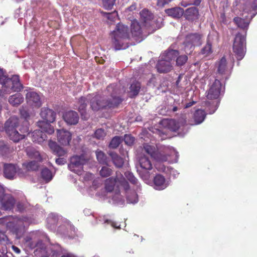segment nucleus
Wrapping results in <instances>:
<instances>
[{"mask_svg": "<svg viewBox=\"0 0 257 257\" xmlns=\"http://www.w3.org/2000/svg\"><path fill=\"white\" fill-rule=\"evenodd\" d=\"M106 90L110 93V97L106 99L104 96L100 95L89 94L85 97H81L78 101L79 105L78 111L80 112L82 116L86 114V108L88 100H90V106L92 110L97 111L101 109L105 108L115 107L122 102V99L115 95L116 90L114 88L112 84L107 86Z\"/></svg>", "mask_w": 257, "mask_h": 257, "instance_id": "f257e3e1", "label": "nucleus"}, {"mask_svg": "<svg viewBox=\"0 0 257 257\" xmlns=\"http://www.w3.org/2000/svg\"><path fill=\"white\" fill-rule=\"evenodd\" d=\"M0 84L2 85V87L0 88V97H4L5 95L10 94L12 91H20L23 89V85L20 82L18 75H15L11 78H9L4 74L3 71L1 69H0Z\"/></svg>", "mask_w": 257, "mask_h": 257, "instance_id": "f03ea898", "label": "nucleus"}, {"mask_svg": "<svg viewBox=\"0 0 257 257\" xmlns=\"http://www.w3.org/2000/svg\"><path fill=\"white\" fill-rule=\"evenodd\" d=\"M110 36L111 44L115 50L124 49L126 47V41L130 39L128 28L127 26L118 23Z\"/></svg>", "mask_w": 257, "mask_h": 257, "instance_id": "7ed1b4c3", "label": "nucleus"}, {"mask_svg": "<svg viewBox=\"0 0 257 257\" xmlns=\"http://www.w3.org/2000/svg\"><path fill=\"white\" fill-rule=\"evenodd\" d=\"M0 224L6 225L7 228L20 239L24 234L26 228L23 220L17 216H6L0 218Z\"/></svg>", "mask_w": 257, "mask_h": 257, "instance_id": "20e7f679", "label": "nucleus"}, {"mask_svg": "<svg viewBox=\"0 0 257 257\" xmlns=\"http://www.w3.org/2000/svg\"><path fill=\"white\" fill-rule=\"evenodd\" d=\"M19 118L15 116H11L5 123V129L6 133L9 136L10 140L15 143L19 142L23 140L26 136V133H28L29 128L25 127L23 131L20 130L21 133L16 130L19 125Z\"/></svg>", "mask_w": 257, "mask_h": 257, "instance_id": "39448f33", "label": "nucleus"}, {"mask_svg": "<svg viewBox=\"0 0 257 257\" xmlns=\"http://www.w3.org/2000/svg\"><path fill=\"white\" fill-rule=\"evenodd\" d=\"M233 52L237 60H241L246 53L245 36L237 33L234 38L233 44Z\"/></svg>", "mask_w": 257, "mask_h": 257, "instance_id": "423d86ee", "label": "nucleus"}, {"mask_svg": "<svg viewBox=\"0 0 257 257\" xmlns=\"http://www.w3.org/2000/svg\"><path fill=\"white\" fill-rule=\"evenodd\" d=\"M186 53L191 54L195 47L202 44L201 35L198 33H191L186 36L184 42Z\"/></svg>", "mask_w": 257, "mask_h": 257, "instance_id": "0eeeda50", "label": "nucleus"}, {"mask_svg": "<svg viewBox=\"0 0 257 257\" xmlns=\"http://www.w3.org/2000/svg\"><path fill=\"white\" fill-rule=\"evenodd\" d=\"M85 160L83 156H74L70 158V163L68 164L69 170L78 175H81L83 172V166Z\"/></svg>", "mask_w": 257, "mask_h": 257, "instance_id": "6e6552de", "label": "nucleus"}, {"mask_svg": "<svg viewBox=\"0 0 257 257\" xmlns=\"http://www.w3.org/2000/svg\"><path fill=\"white\" fill-rule=\"evenodd\" d=\"M221 83L218 79H215L208 90L206 97L208 99H216L220 94Z\"/></svg>", "mask_w": 257, "mask_h": 257, "instance_id": "1a4fd4ad", "label": "nucleus"}, {"mask_svg": "<svg viewBox=\"0 0 257 257\" xmlns=\"http://www.w3.org/2000/svg\"><path fill=\"white\" fill-rule=\"evenodd\" d=\"M234 5L247 13L257 10V0H254L251 3L248 0H235Z\"/></svg>", "mask_w": 257, "mask_h": 257, "instance_id": "9d476101", "label": "nucleus"}, {"mask_svg": "<svg viewBox=\"0 0 257 257\" xmlns=\"http://www.w3.org/2000/svg\"><path fill=\"white\" fill-rule=\"evenodd\" d=\"M57 137L58 142L62 146H69L72 139L71 133L65 130H57Z\"/></svg>", "mask_w": 257, "mask_h": 257, "instance_id": "9b49d317", "label": "nucleus"}, {"mask_svg": "<svg viewBox=\"0 0 257 257\" xmlns=\"http://www.w3.org/2000/svg\"><path fill=\"white\" fill-rule=\"evenodd\" d=\"M145 29L143 28L137 21H134L132 23L131 31L132 37L139 42L143 39V31Z\"/></svg>", "mask_w": 257, "mask_h": 257, "instance_id": "f8f14e48", "label": "nucleus"}, {"mask_svg": "<svg viewBox=\"0 0 257 257\" xmlns=\"http://www.w3.org/2000/svg\"><path fill=\"white\" fill-rule=\"evenodd\" d=\"M16 204V200L11 194H7L0 200V205L4 210H11Z\"/></svg>", "mask_w": 257, "mask_h": 257, "instance_id": "ddd939ff", "label": "nucleus"}, {"mask_svg": "<svg viewBox=\"0 0 257 257\" xmlns=\"http://www.w3.org/2000/svg\"><path fill=\"white\" fill-rule=\"evenodd\" d=\"M171 150L168 147L163 146L158 149L154 156V159L157 161L166 162L170 156Z\"/></svg>", "mask_w": 257, "mask_h": 257, "instance_id": "4468645a", "label": "nucleus"}, {"mask_svg": "<svg viewBox=\"0 0 257 257\" xmlns=\"http://www.w3.org/2000/svg\"><path fill=\"white\" fill-rule=\"evenodd\" d=\"M40 115L45 122H53L55 121L56 113L48 107L42 108Z\"/></svg>", "mask_w": 257, "mask_h": 257, "instance_id": "2eb2a0df", "label": "nucleus"}, {"mask_svg": "<svg viewBox=\"0 0 257 257\" xmlns=\"http://www.w3.org/2000/svg\"><path fill=\"white\" fill-rule=\"evenodd\" d=\"M4 177L9 180H13L17 173L16 165L11 163H5L3 167Z\"/></svg>", "mask_w": 257, "mask_h": 257, "instance_id": "dca6fc26", "label": "nucleus"}, {"mask_svg": "<svg viewBox=\"0 0 257 257\" xmlns=\"http://www.w3.org/2000/svg\"><path fill=\"white\" fill-rule=\"evenodd\" d=\"M63 117L65 121L70 125L76 124L78 122L79 119L77 112L73 110L66 112L64 114Z\"/></svg>", "mask_w": 257, "mask_h": 257, "instance_id": "f3484780", "label": "nucleus"}, {"mask_svg": "<svg viewBox=\"0 0 257 257\" xmlns=\"http://www.w3.org/2000/svg\"><path fill=\"white\" fill-rule=\"evenodd\" d=\"M153 183L156 190H164L168 186L165 178L161 174H157L154 177Z\"/></svg>", "mask_w": 257, "mask_h": 257, "instance_id": "a211bd4d", "label": "nucleus"}, {"mask_svg": "<svg viewBox=\"0 0 257 257\" xmlns=\"http://www.w3.org/2000/svg\"><path fill=\"white\" fill-rule=\"evenodd\" d=\"M27 102L32 105L40 107L42 105V102L39 95L35 92H29L26 94Z\"/></svg>", "mask_w": 257, "mask_h": 257, "instance_id": "6ab92c4d", "label": "nucleus"}, {"mask_svg": "<svg viewBox=\"0 0 257 257\" xmlns=\"http://www.w3.org/2000/svg\"><path fill=\"white\" fill-rule=\"evenodd\" d=\"M199 10L195 7L189 8L184 11L183 16L185 18L190 21H193L198 19Z\"/></svg>", "mask_w": 257, "mask_h": 257, "instance_id": "aec40b11", "label": "nucleus"}, {"mask_svg": "<svg viewBox=\"0 0 257 257\" xmlns=\"http://www.w3.org/2000/svg\"><path fill=\"white\" fill-rule=\"evenodd\" d=\"M156 68L160 73H167L172 69V66L170 61L166 60H160L158 62Z\"/></svg>", "mask_w": 257, "mask_h": 257, "instance_id": "412c9836", "label": "nucleus"}, {"mask_svg": "<svg viewBox=\"0 0 257 257\" xmlns=\"http://www.w3.org/2000/svg\"><path fill=\"white\" fill-rule=\"evenodd\" d=\"M48 146L53 153L59 157L64 156L67 153L66 150L61 147L54 141H49Z\"/></svg>", "mask_w": 257, "mask_h": 257, "instance_id": "4be33fe9", "label": "nucleus"}, {"mask_svg": "<svg viewBox=\"0 0 257 257\" xmlns=\"http://www.w3.org/2000/svg\"><path fill=\"white\" fill-rule=\"evenodd\" d=\"M216 66L217 73L221 75L226 74L228 71L226 59L224 56L216 63Z\"/></svg>", "mask_w": 257, "mask_h": 257, "instance_id": "5701e85b", "label": "nucleus"}, {"mask_svg": "<svg viewBox=\"0 0 257 257\" xmlns=\"http://www.w3.org/2000/svg\"><path fill=\"white\" fill-rule=\"evenodd\" d=\"M141 20L144 23L145 27L149 26L151 21L153 20L154 15L148 10L144 9L140 12Z\"/></svg>", "mask_w": 257, "mask_h": 257, "instance_id": "b1692460", "label": "nucleus"}, {"mask_svg": "<svg viewBox=\"0 0 257 257\" xmlns=\"http://www.w3.org/2000/svg\"><path fill=\"white\" fill-rule=\"evenodd\" d=\"M46 139V135L41 130H35L32 133V141L34 142L40 144L43 142Z\"/></svg>", "mask_w": 257, "mask_h": 257, "instance_id": "393cba45", "label": "nucleus"}, {"mask_svg": "<svg viewBox=\"0 0 257 257\" xmlns=\"http://www.w3.org/2000/svg\"><path fill=\"white\" fill-rule=\"evenodd\" d=\"M206 113L204 110L197 109L194 113L193 118L194 123L193 124H199L202 123L205 119Z\"/></svg>", "mask_w": 257, "mask_h": 257, "instance_id": "a878e982", "label": "nucleus"}, {"mask_svg": "<svg viewBox=\"0 0 257 257\" xmlns=\"http://www.w3.org/2000/svg\"><path fill=\"white\" fill-rule=\"evenodd\" d=\"M141 88V84L139 82L137 81H133L129 87L130 97L134 98L137 96L139 93Z\"/></svg>", "mask_w": 257, "mask_h": 257, "instance_id": "bb28decb", "label": "nucleus"}, {"mask_svg": "<svg viewBox=\"0 0 257 257\" xmlns=\"http://www.w3.org/2000/svg\"><path fill=\"white\" fill-rule=\"evenodd\" d=\"M111 157V160L114 165L116 168H121L124 164V160L122 158L120 157L116 153L114 152H110L108 153Z\"/></svg>", "mask_w": 257, "mask_h": 257, "instance_id": "cd10ccee", "label": "nucleus"}, {"mask_svg": "<svg viewBox=\"0 0 257 257\" xmlns=\"http://www.w3.org/2000/svg\"><path fill=\"white\" fill-rule=\"evenodd\" d=\"M165 12L169 16L172 18H180L183 15L184 10L182 8L176 7L166 9Z\"/></svg>", "mask_w": 257, "mask_h": 257, "instance_id": "c85d7f7f", "label": "nucleus"}, {"mask_svg": "<svg viewBox=\"0 0 257 257\" xmlns=\"http://www.w3.org/2000/svg\"><path fill=\"white\" fill-rule=\"evenodd\" d=\"M51 122H47L44 121H38L37 125L44 133L51 135L54 132L53 126L50 124Z\"/></svg>", "mask_w": 257, "mask_h": 257, "instance_id": "c756f323", "label": "nucleus"}, {"mask_svg": "<svg viewBox=\"0 0 257 257\" xmlns=\"http://www.w3.org/2000/svg\"><path fill=\"white\" fill-rule=\"evenodd\" d=\"M51 122H47L44 121H38L37 125L44 133L51 135L54 132L53 126L50 124Z\"/></svg>", "mask_w": 257, "mask_h": 257, "instance_id": "7c9ffc66", "label": "nucleus"}, {"mask_svg": "<svg viewBox=\"0 0 257 257\" xmlns=\"http://www.w3.org/2000/svg\"><path fill=\"white\" fill-rule=\"evenodd\" d=\"M24 101V97L20 93H16L10 96L9 103L14 106H18Z\"/></svg>", "mask_w": 257, "mask_h": 257, "instance_id": "2f4dec72", "label": "nucleus"}, {"mask_svg": "<svg viewBox=\"0 0 257 257\" xmlns=\"http://www.w3.org/2000/svg\"><path fill=\"white\" fill-rule=\"evenodd\" d=\"M118 183L117 176L116 178L110 177L105 181V188L109 192H112L114 188L115 185Z\"/></svg>", "mask_w": 257, "mask_h": 257, "instance_id": "473e14b6", "label": "nucleus"}, {"mask_svg": "<svg viewBox=\"0 0 257 257\" xmlns=\"http://www.w3.org/2000/svg\"><path fill=\"white\" fill-rule=\"evenodd\" d=\"M23 167L28 172L35 171L38 170L39 164L37 161H32L23 163Z\"/></svg>", "mask_w": 257, "mask_h": 257, "instance_id": "72a5a7b5", "label": "nucleus"}, {"mask_svg": "<svg viewBox=\"0 0 257 257\" xmlns=\"http://www.w3.org/2000/svg\"><path fill=\"white\" fill-rule=\"evenodd\" d=\"M140 165L143 169L150 170L152 169V164L148 157L143 156L139 159Z\"/></svg>", "mask_w": 257, "mask_h": 257, "instance_id": "f704fd0d", "label": "nucleus"}, {"mask_svg": "<svg viewBox=\"0 0 257 257\" xmlns=\"http://www.w3.org/2000/svg\"><path fill=\"white\" fill-rule=\"evenodd\" d=\"M97 160L99 164L108 165V159L105 154L100 150H97L95 152Z\"/></svg>", "mask_w": 257, "mask_h": 257, "instance_id": "c9c22d12", "label": "nucleus"}, {"mask_svg": "<svg viewBox=\"0 0 257 257\" xmlns=\"http://www.w3.org/2000/svg\"><path fill=\"white\" fill-rule=\"evenodd\" d=\"M149 26H153V29L152 31H155L157 29L160 28L162 26H163V19L161 17H153V20L151 21V23L149 25Z\"/></svg>", "mask_w": 257, "mask_h": 257, "instance_id": "e433bc0d", "label": "nucleus"}, {"mask_svg": "<svg viewBox=\"0 0 257 257\" xmlns=\"http://www.w3.org/2000/svg\"><path fill=\"white\" fill-rule=\"evenodd\" d=\"M233 22L238 27L242 29H247L249 24V21H246L239 17H234L233 18Z\"/></svg>", "mask_w": 257, "mask_h": 257, "instance_id": "4c0bfd02", "label": "nucleus"}, {"mask_svg": "<svg viewBox=\"0 0 257 257\" xmlns=\"http://www.w3.org/2000/svg\"><path fill=\"white\" fill-rule=\"evenodd\" d=\"M14 149L13 148H11L7 145L0 142V154L3 156H7L8 155L12 153Z\"/></svg>", "mask_w": 257, "mask_h": 257, "instance_id": "58836bf2", "label": "nucleus"}, {"mask_svg": "<svg viewBox=\"0 0 257 257\" xmlns=\"http://www.w3.org/2000/svg\"><path fill=\"white\" fill-rule=\"evenodd\" d=\"M122 141L123 139L121 137L115 136L110 141L108 147L111 149H116Z\"/></svg>", "mask_w": 257, "mask_h": 257, "instance_id": "ea45409f", "label": "nucleus"}, {"mask_svg": "<svg viewBox=\"0 0 257 257\" xmlns=\"http://www.w3.org/2000/svg\"><path fill=\"white\" fill-rule=\"evenodd\" d=\"M41 175L42 179L46 182L50 181L52 178V174L51 171L48 168H44L42 170Z\"/></svg>", "mask_w": 257, "mask_h": 257, "instance_id": "a19ab883", "label": "nucleus"}, {"mask_svg": "<svg viewBox=\"0 0 257 257\" xmlns=\"http://www.w3.org/2000/svg\"><path fill=\"white\" fill-rule=\"evenodd\" d=\"M179 54V53L178 50L168 49L165 53V60L170 61L171 60L174 59L176 57H177Z\"/></svg>", "mask_w": 257, "mask_h": 257, "instance_id": "79ce46f5", "label": "nucleus"}, {"mask_svg": "<svg viewBox=\"0 0 257 257\" xmlns=\"http://www.w3.org/2000/svg\"><path fill=\"white\" fill-rule=\"evenodd\" d=\"M212 53V45L209 41H207L206 44L203 47L200 51V54L204 57H207Z\"/></svg>", "mask_w": 257, "mask_h": 257, "instance_id": "37998d69", "label": "nucleus"}, {"mask_svg": "<svg viewBox=\"0 0 257 257\" xmlns=\"http://www.w3.org/2000/svg\"><path fill=\"white\" fill-rule=\"evenodd\" d=\"M9 243L11 242L6 234V232L0 229V244L6 245Z\"/></svg>", "mask_w": 257, "mask_h": 257, "instance_id": "c03bdc74", "label": "nucleus"}, {"mask_svg": "<svg viewBox=\"0 0 257 257\" xmlns=\"http://www.w3.org/2000/svg\"><path fill=\"white\" fill-rule=\"evenodd\" d=\"M144 150L146 153L150 155L154 159V156L155 155L157 151L155 147L148 144H145L144 145Z\"/></svg>", "mask_w": 257, "mask_h": 257, "instance_id": "a18cd8bd", "label": "nucleus"}, {"mask_svg": "<svg viewBox=\"0 0 257 257\" xmlns=\"http://www.w3.org/2000/svg\"><path fill=\"white\" fill-rule=\"evenodd\" d=\"M112 173L111 169L106 167H102L99 171L100 175L102 177H107L110 176Z\"/></svg>", "mask_w": 257, "mask_h": 257, "instance_id": "49530a36", "label": "nucleus"}, {"mask_svg": "<svg viewBox=\"0 0 257 257\" xmlns=\"http://www.w3.org/2000/svg\"><path fill=\"white\" fill-rule=\"evenodd\" d=\"M125 145L132 146L135 141V138L130 134H125L122 138Z\"/></svg>", "mask_w": 257, "mask_h": 257, "instance_id": "de8ad7c7", "label": "nucleus"}, {"mask_svg": "<svg viewBox=\"0 0 257 257\" xmlns=\"http://www.w3.org/2000/svg\"><path fill=\"white\" fill-rule=\"evenodd\" d=\"M106 132L102 128L96 130L94 134V137L98 140H103L106 136Z\"/></svg>", "mask_w": 257, "mask_h": 257, "instance_id": "09e8293b", "label": "nucleus"}, {"mask_svg": "<svg viewBox=\"0 0 257 257\" xmlns=\"http://www.w3.org/2000/svg\"><path fill=\"white\" fill-rule=\"evenodd\" d=\"M117 180L119 185L121 186L126 191L130 189V185L126 181L122 175H120L119 178L117 177Z\"/></svg>", "mask_w": 257, "mask_h": 257, "instance_id": "8fccbe9b", "label": "nucleus"}, {"mask_svg": "<svg viewBox=\"0 0 257 257\" xmlns=\"http://www.w3.org/2000/svg\"><path fill=\"white\" fill-rule=\"evenodd\" d=\"M125 177L127 178V179L132 184L134 185H137L138 184V180L134 176L132 172H126L124 173Z\"/></svg>", "mask_w": 257, "mask_h": 257, "instance_id": "3c124183", "label": "nucleus"}, {"mask_svg": "<svg viewBox=\"0 0 257 257\" xmlns=\"http://www.w3.org/2000/svg\"><path fill=\"white\" fill-rule=\"evenodd\" d=\"M188 60V57L186 55L179 56L177 58L176 64L178 66L184 65Z\"/></svg>", "mask_w": 257, "mask_h": 257, "instance_id": "603ef678", "label": "nucleus"}, {"mask_svg": "<svg viewBox=\"0 0 257 257\" xmlns=\"http://www.w3.org/2000/svg\"><path fill=\"white\" fill-rule=\"evenodd\" d=\"M168 124L169 128L173 132H176L179 129V125L174 119H171L168 121Z\"/></svg>", "mask_w": 257, "mask_h": 257, "instance_id": "864d4df0", "label": "nucleus"}, {"mask_svg": "<svg viewBox=\"0 0 257 257\" xmlns=\"http://www.w3.org/2000/svg\"><path fill=\"white\" fill-rule=\"evenodd\" d=\"M115 0H102L103 5L106 9H111L115 3Z\"/></svg>", "mask_w": 257, "mask_h": 257, "instance_id": "5fc2aeb1", "label": "nucleus"}, {"mask_svg": "<svg viewBox=\"0 0 257 257\" xmlns=\"http://www.w3.org/2000/svg\"><path fill=\"white\" fill-rule=\"evenodd\" d=\"M17 211L20 212L24 211L27 207L26 204L22 201H18L16 203Z\"/></svg>", "mask_w": 257, "mask_h": 257, "instance_id": "6e6d98bb", "label": "nucleus"}, {"mask_svg": "<svg viewBox=\"0 0 257 257\" xmlns=\"http://www.w3.org/2000/svg\"><path fill=\"white\" fill-rule=\"evenodd\" d=\"M105 223H107L108 224H110L112 227L116 229H119L120 228V225L117 224V223L109 219H106L104 221Z\"/></svg>", "mask_w": 257, "mask_h": 257, "instance_id": "4d7b16f0", "label": "nucleus"}, {"mask_svg": "<svg viewBox=\"0 0 257 257\" xmlns=\"http://www.w3.org/2000/svg\"><path fill=\"white\" fill-rule=\"evenodd\" d=\"M28 172V171L24 170L23 167L21 169H17V173L20 177H24L26 176Z\"/></svg>", "mask_w": 257, "mask_h": 257, "instance_id": "13d9d810", "label": "nucleus"}, {"mask_svg": "<svg viewBox=\"0 0 257 257\" xmlns=\"http://www.w3.org/2000/svg\"><path fill=\"white\" fill-rule=\"evenodd\" d=\"M20 114L22 117L27 119L30 116L29 112L24 109H22L20 110Z\"/></svg>", "mask_w": 257, "mask_h": 257, "instance_id": "bf43d9fd", "label": "nucleus"}, {"mask_svg": "<svg viewBox=\"0 0 257 257\" xmlns=\"http://www.w3.org/2000/svg\"><path fill=\"white\" fill-rule=\"evenodd\" d=\"M107 17L108 19L113 21V19H114L115 17L117 16V13L116 11H114L111 13H107Z\"/></svg>", "mask_w": 257, "mask_h": 257, "instance_id": "052dcab7", "label": "nucleus"}, {"mask_svg": "<svg viewBox=\"0 0 257 257\" xmlns=\"http://www.w3.org/2000/svg\"><path fill=\"white\" fill-rule=\"evenodd\" d=\"M170 2V0H158L157 6L159 7H163L165 5L169 4Z\"/></svg>", "mask_w": 257, "mask_h": 257, "instance_id": "680f3d73", "label": "nucleus"}, {"mask_svg": "<svg viewBox=\"0 0 257 257\" xmlns=\"http://www.w3.org/2000/svg\"><path fill=\"white\" fill-rule=\"evenodd\" d=\"M56 163L59 165H64L66 163V160L63 158H59L56 159Z\"/></svg>", "mask_w": 257, "mask_h": 257, "instance_id": "e2e57ef3", "label": "nucleus"}, {"mask_svg": "<svg viewBox=\"0 0 257 257\" xmlns=\"http://www.w3.org/2000/svg\"><path fill=\"white\" fill-rule=\"evenodd\" d=\"M33 156H31V155H30V156H31L32 157H34L37 159L38 160H40L41 159V157L39 152L35 151L33 152Z\"/></svg>", "mask_w": 257, "mask_h": 257, "instance_id": "0e129e2a", "label": "nucleus"}, {"mask_svg": "<svg viewBox=\"0 0 257 257\" xmlns=\"http://www.w3.org/2000/svg\"><path fill=\"white\" fill-rule=\"evenodd\" d=\"M7 193H5L4 188L0 185V200H1L2 198Z\"/></svg>", "mask_w": 257, "mask_h": 257, "instance_id": "69168bd1", "label": "nucleus"}, {"mask_svg": "<svg viewBox=\"0 0 257 257\" xmlns=\"http://www.w3.org/2000/svg\"><path fill=\"white\" fill-rule=\"evenodd\" d=\"M12 248L13 249V250L17 254H20V252H21V250L19 248H18V247H17L15 245H12Z\"/></svg>", "mask_w": 257, "mask_h": 257, "instance_id": "338daca9", "label": "nucleus"}, {"mask_svg": "<svg viewBox=\"0 0 257 257\" xmlns=\"http://www.w3.org/2000/svg\"><path fill=\"white\" fill-rule=\"evenodd\" d=\"M195 103H196V102L194 101H192L189 102L188 103H187L185 104V108H189V107L192 106L193 105H194Z\"/></svg>", "mask_w": 257, "mask_h": 257, "instance_id": "774afa93", "label": "nucleus"}]
</instances>
